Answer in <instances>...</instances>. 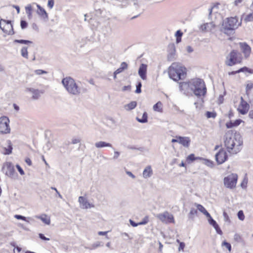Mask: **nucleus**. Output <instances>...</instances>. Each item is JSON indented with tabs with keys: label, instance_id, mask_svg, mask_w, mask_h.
Instances as JSON below:
<instances>
[{
	"label": "nucleus",
	"instance_id": "obj_1",
	"mask_svg": "<svg viewBox=\"0 0 253 253\" xmlns=\"http://www.w3.org/2000/svg\"><path fill=\"white\" fill-rule=\"evenodd\" d=\"M223 142L227 151L232 154H236L242 149L243 140L241 135L236 131L229 130L225 132L223 136Z\"/></svg>",
	"mask_w": 253,
	"mask_h": 253
},
{
	"label": "nucleus",
	"instance_id": "obj_2",
	"mask_svg": "<svg viewBox=\"0 0 253 253\" xmlns=\"http://www.w3.org/2000/svg\"><path fill=\"white\" fill-rule=\"evenodd\" d=\"M168 73L170 79L177 81L185 78L186 69L181 64L174 62L169 68Z\"/></svg>",
	"mask_w": 253,
	"mask_h": 253
},
{
	"label": "nucleus",
	"instance_id": "obj_3",
	"mask_svg": "<svg viewBox=\"0 0 253 253\" xmlns=\"http://www.w3.org/2000/svg\"><path fill=\"white\" fill-rule=\"evenodd\" d=\"M62 84L67 92L72 95H78L82 92V88L75 80L70 77H66L62 80Z\"/></svg>",
	"mask_w": 253,
	"mask_h": 253
},
{
	"label": "nucleus",
	"instance_id": "obj_4",
	"mask_svg": "<svg viewBox=\"0 0 253 253\" xmlns=\"http://www.w3.org/2000/svg\"><path fill=\"white\" fill-rule=\"evenodd\" d=\"M191 89L195 95L201 98L203 102V98L207 93V88L204 81L200 79H195L191 81Z\"/></svg>",
	"mask_w": 253,
	"mask_h": 253
},
{
	"label": "nucleus",
	"instance_id": "obj_5",
	"mask_svg": "<svg viewBox=\"0 0 253 253\" xmlns=\"http://www.w3.org/2000/svg\"><path fill=\"white\" fill-rule=\"evenodd\" d=\"M241 24V22H239L236 17L227 18L223 21L221 31L225 34H230Z\"/></svg>",
	"mask_w": 253,
	"mask_h": 253
},
{
	"label": "nucleus",
	"instance_id": "obj_6",
	"mask_svg": "<svg viewBox=\"0 0 253 253\" xmlns=\"http://www.w3.org/2000/svg\"><path fill=\"white\" fill-rule=\"evenodd\" d=\"M242 60L241 54L235 50H233L227 56L225 64L227 66H232L236 64L240 63Z\"/></svg>",
	"mask_w": 253,
	"mask_h": 253
},
{
	"label": "nucleus",
	"instance_id": "obj_7",
	"mask_svg": "<svg viewBox=\"0 0 253 253\" xmlns=\"http://www.w3.org/2000/svg\"><path fill=\"white\" fill-rule=\"evenodd\" d=\"M237 180V174L236 173H231L224 178V185L226 188L232 189L235 188Z\"/></svg>",
	"mask_w": 253,
	"mask_h": 253
},
{
	"label": "nucleus",
	"instance_id": "obj_8",
	"mask_svg": "<svg viewBox=\"0 0 253 253\" xmlns=\"http://www.w3.org/2000/svg\"><path fill=\"white\" fill-rule=\"evenodd\" d=\"M10 132L9 120L5 116L0 118V133L8 134Z\"/></svg>",
	"mask_w": 253,
	"mask_h": 253
},
{
	"label": "nucleus",
	"instance_id": "obj_9",
	"mask_svg": "<svg viewBox=\"0 0 253 253\" xmlns=\"http://www.w3.org/2000/svg\"><path fill=\"white\" fill-rule=\"evenodd\" d=\"M0 28L4 33L8 35H12L14 33L13 26L10 21H6L1 19L0 21Z\"/></svg>",
	"mask_w": 253,
	"mask_h": 253
},
{
	"label": "nucleus",
	"instance_id": "obj_10",
	"mask_svg": "<svg viewBox=\"0 0 253 253\" xmlns=\"http://www.w3.org/2000/svg\"><path fill=\"white\" fill-rule=\"evenodd\" d=\"M155 216L165 223H173L174 222L173 215L167 211L157 214Z\"/></svg>",
	"mask_w": 253,
	"mask_h": 253
},
{
	"label": "nucleus",
	"instance_id": "obj_11",
	"mask_svg": "<svg viewBox=\"0 0 253 253\" xmlns=\"http://www.w3.org/2000/svg\"><path fill=\"white\" fill-rule=\"evenodd\" d=\"M78 202L80 204V207L82 209L86 210L94 207V205L92 203H89L87 198L84 196L79 197Z\"/></svg>",
	"mask_w": 253,
	"mask_h": 253
},
{
	"label": "nucleus",
	"instance_id": "obj_12",
	"mask_svg": "<svg viewBox=\"0 0 253 253\" xmlns=\"http://www.w3.org/2000/svg\"><path fill=\"white\" fill-rule=\"evenodd\" d=\"M228 158L226 151L223 149H220L215 155V159L218 164H222Z\"/></svg>",
	"mask_w": 253,
	"mask_h": 253
},
{
	"label": "nucleus",
	"instance_id": "obj_13",
	"mask_svg": "<svg viewBox=\"0 0 253 253\" xmlns=\"http://www.w3.org/2000/svg\"><path fill=\"white\" fill-rule=\"evenodd\" d=\"M249 108L250 106L249 104L246 101H244L243 97H241L240 103L238 108L239 112L241 114L245 115L247 113Z\"/></svg>",
	"mask_w": 253,
	"mask_h": 253
},
{
	"label": "nucleus",
	"instance_id": "obj_14",
	"mask_svg": "<svg viewBox=\"0 0 253 253\" xmlns=\"http://www.w3.org/2000/svg\"><path fill=\"white\" fill-rule=\"evenodd\" d=\"M26 91L32 94V98L33 100H38L40 97L41 95L43 93L42 91L34 88H27Z\"/></svg>",
	"mask_w": 253,
	"mask_h": 253
},
{
	"label": "nucleus",
	"instance_id": "obj_15",
	"mask_svg": "<svg viewBox=\"0 0 253 253\" xmlns=\"http://www.w3.org/2000/svg\"><path fill=\"white\" fill-rule=\"evenodd\" d=\"M3 169H6L5 174L9 176L13 175L14 173V167L10 162H7L4 164Z\"/></svg>",
	"mask_w": 253,
	"mask_h": 253
},
{
	"label": "nucleus",
	"instance_id": "obj_16",
	"mask_svg": "<svg viewBox=\"0 0 253 253\" xmlns=\"http://www.w3.org/2000/svg\"><path fill=\"white\" fill-rule=\"evenodd\" d=\"M147 65L145 64H141L139 68L138 74L143 80H146L147 79Z\"/></svg>",
	"mask_w": 253,
	"mask_h": 253
},
{
	"label": "nucleus",
	"instance_id": "obj_17",
	"mask_svg": "<svg viewBox=\"0 0 253 253\" xmlns=\"http://www.w3.org/2000/svg\"><path fill=\"white\" fill-rule=\"evenodd\" d=\"M175 55V49L173 45H171L169 46L168 54L167 56L168 60L171 61L174 60Z\"/></svg>",
	"mask_w": 253,
	"mask_h": 253
},
{
	"label": "nucleus",
	"instance_id": "obj_18",
	"mask_svg": "<svg viewBox=\"0 0 253 253\" xmlns=\"http://www.w3.org/2000/svg\"><path fill=\"white\" fill-rule=\"evenodd\" d=\"M191 139L187 136H179V144L186 148H188L190 145Z\"/></svg>",
	"mask_w": 253,
	"mask_h": 253
},
{
	"label": "nucleus",
	"instance_id": "obj_19",
	"mask_svg": "<svg viewBox=\"0 0 253 253\" xmlns=\"http://www.w3.org/2000/svg\"><path fill=\"white\" fill-rule=\"evenodd\" d=\"M240 45L242 52L245 54V56L246 57H249L251 53V47L245 43H240Z\"/></svg>",
	"mask_w": 253,
	"mask_h": 253
},
{
	"label": "nucleus",
	"instance_id": "obj_20",
	"mask_svg": "<svg viewBox=\"0 0 253 253\" xmlns=\"http://www.w3.org/2000/svg\"><path fill=\"white\" fill-rule=\"evenodd\" d=\"M37 6L38 7L37 13L41 16L42 19H48V14L45 11V10L39 4H37Z\"/></svg>",
	"mask_w": 253,
	"mask_h": 253
},
{
	"label": "nucleus",
	"instance_id": "obj_21",
	"mask_svg": "<svg viewBox=\"0 0 253 253\" xmlns=\"http://www.w3.org/2000/svg\"><path fill=\"white\" fill-rule=\"evenodd\" d=\"M35 217L41 219L44 223L46 225H49L50 223V218L46 214H42L41 215H36Z\"/></svg>",
	"mask_w": 253,
	"mask_h": 253
},
{
	"label": "nucleus",
	"instance_id": "obj_22",
	"mask_svg": "<svg viewBox=\"0 0 253 253\" xmlns=\"http://www.w3.org/2000/svg\"><path fill=\"white\" fill-rule=\"evenodd\" d=\"M153 174V170L151 166L146 167L143 171V177L144 178H148Z\"/></svg>",
	"mask_w": 253,
	"mask_h": 253
},
{
	"label": "nucleus",
	"instance_id": "obj_23",
	"mask_svg": "<svg viewBox=\"0 0 253 253\" xmlns=\"http://www.w3.org/2000/svg\"><path fill=\"white\" fill-rule=\"evenodd\" d=\"M95 146L97 148H102L103 147H111L112 148V145L111 143H107L105 141H100L96 142L95 143Z\"/></svg>",
	"mask_w": 253,
	"mask_h": 253
},
{
	"label": "nucleus",
	"instance_id": "obj_24",
	"mask_svg": "<svg viewBox=\"0 0 253 253\" xmlns=\"http://www.w3.org/2000/svg\"><path fill=\"white\" fill-rule=\"evenodd\" d=\"M189 87L191 88V81L189 83L181 82L179 83V89L181 91H183L185 93Z\"/></svg>",
	"mask_w": 253,
	"mask_h": 253
},
{
	"label": "nucleus",
	"instance_id": "obj_25",
	"mask_svg": "<svg viewBox=\"0 0 253 253\" xmlns=\"http://www.w3.org/2000/svg\"><path fill=\"white\" fill-rule=\"evenodd\" d=\"M241 120H236L234 122L230 121L226 123V126L228 128L237 126L241 124Z\"/></svg>",
	"mask_w": 253,
	"mask_h": 253
},
{
	"label": "nucleus",
	"instance_id": "obj_26",
	"mask_svg": "<svg viewBox=\"0 0 253 253\" xmlns=\"http://www.w3.org/2000/svg\"><path fill=\"white\" fill-rule=\"evenodd\" d=\"M195 206L197 207V210L203 213L206 216H210V213L207 211L205 208L201 205L195 203Z\"/></svg>",
	"mask_w": 253,
	"mask_h": 253
},
{
	"label": "nucleus",
	"instance_id": "obj_27",
	"mask_svg": "<svg viewBox=\"0 0 253 253\" xmlns=\"http://www.w3.org/2000/svg\"><path fill=\"white\" fill-rule=\"evenodd\" d=\"M137 105V102L135 101H133L127 104L124 106V108L126 111H130L133 109H134Z\"/></svg>",
	"mask_w": 253,
	"mask_h": 253
},
{
	"label": "nucleus",
	"instance_id": "obj_28",
	"mask_svg": "<svg viewBox=\"0 0 253 253\" xmlns=\"http://www.w3.org/2000/svg\"><path fill=\"white\" fill-rule=\"evenodd\" d=\"M128 68V64L126 62H122L120 67L116 70V74H120Z\"/></svg>",
	"mask_w": 253,
	"mask_h": 253
},
{
	"label": "nucleus",
	"instance_id": "obj_29",
	"mask_svg": "<svg viewBox=\"0 0 253 253\" xmlns=\"http://www.w3.org/2000/svg\"><path fill=\"white\" fill-rule=\"evenodd\" d=\"M153 109L154 111L162 113L163 112V104L161 101H158L156 104H155L153 107Z\"/></svg>",
	"mask_w": 253,
	"mask_h": 253
},
{
	"label": "nucleus",
	"instance_id": "obj_30",
	"mask_svg": "<svg viewBox=\"0 0 253 253\" xmlns=\"http://www.w3.org/2000/svg\"><path fill=\"white\" fill-rule=\"evenodd\" d=\"M7 144L8 145L7 148L5 147L4 148V154L5 155H9L12 153V145L11 141L10 140L7 141Z\"/></svg>",
	"mask_w": 253,
	"mask_h": 253
},
{
	"label": "nucleus",
	"instance_id": "obj_31",
	"mask_svg": "<svg viewBox=\"0 0 253 253\" xmlns=\"http://www.w3.org/2000/svg\"><path fill=\"white\" fill-rule=\"evenodd\" d=\"M14 217L17 219H21L26 221L28 223H30L31 221L33 220V218L31 217H25L21 215L16 214L14 215Z\"/></svg>",
	"mask_w": 253,
	"mask_h": 253
},
{
	"label": "nucleus",
	"instance_id": "obj_32",
	"mask_svg": "<svg viewBox=\"0 0 253 253\" xmlns=\"http://www.w3.org/2000/svg\"><path fill=\"white\" fill-rule=\"evenodd\" d=\"M147 118H148L147 113L145 112L143 114V115H142L141 118H139L138 117H137L136 118V120L139 123H146L148 121Z\"/></svg>",
	"mask_w": 253,
	"mask_h": 253
},
{
	"label": "nucleus",
	"instance_id": "obj_33",
	"mask_svg": "<svg viewBox=\"0 0 253 253\" xmlns=\"http://www.w3.org/2000/svg\"><path fill=\"white\" fill-rule=\"evenodd\" d=\"M27 49L28 47L27 46H23L21 49V56L26 59L28 58V52Z\"/></svg>",
	"mask_w": 253,
	"mask_h": 253
},
{
	"label": "nucleus",
	"instance_id": "obj_34",
	"mask_svg": "<svg viewBox=\"0 0 253 253\" xmlns=\"http://www.w3.org/2000/svg\"><path fill=\"white\" fill-rule=\"evenodd\" d=\"M250 72V71H249V69L247 67H244L243 68H242L240 69L239 70H238L237 71H232L231 72H229V75H235V74H236L237 73H240V72Z\"/></svg>",
	"mask_w": 253,
	"mask_h": 253
},
{
	"label": "nucleus",
	"instance_id": "obj_35",
	"mask_svg": "<svg viewBox=\"0 0 253 253\" xmlns=\"http://www.w3.org/2000/svg\"><path fill=\"white\" fill-rule=\"evenodd\" d=\"M216 26V24L213 22L207 23V32L212 31Z\"/></svg>",
	"mask_w": 253,
	"mask_h": 253
},
{
	"label": "nucleus",
	"instance_id": "obj_36",
	"mask_svg": "<svg viewBox=\"0 0 253 253\" xmlns=\"http://www.w3.org/2000/svg\"><path fill=\"white\" fill-rule=\"evenodd\" d=\"M196 160H204V159H202V158H200V157H195V155L193 154H191L189 155L187 158V160L189 162H192Z\"/></svg>",
	"mask_w": 253,
	"mask_h": 253
},
{
	"label": "nucleus",
	"instance_id": "obj_37",
	"mask_svg": "<svg viewBox=\"0 0 253 253\" xmlns=\"http://www.w3.org/2000/svg\"><path fill=\"white\" fill-rule=\"evenodd\" d=\"M207 217L208 218V221L211 225H212L214 228L215 226H217V225H218L217 223L214 219H212L210 214V216Z\"/></svg>",
	"mask_w": 253,
	"mask_h": 253
},
{
	"label": "nucleus",
	"instance_id": "obj_38",
	"mask_svg": "<svg viewBox=\"0 0 253 253\" xmlns=\"http://www.w3.org/2000/svg\"><path fill=\"white\" fill-rule=\"evenodd\" d=\"M14 42L21 43V44H27L29 43H32V42L28 40H15L14 41Z\"/></svg>",
	"mask_w": 253,
	"mask_h": 253
},
{
	"label": "nucleus",
	"instance_id": "obj_39",
	"mask_svg": "<svg viewBox=\"0 0 253 253\" xmlns=\"http://www.w3.org/2000/svg\"><path fill=\"white\" fill-rule=\"evenodd\" d=\"M197 210L193 208H191L190 212L189 213V217L190 218H193L194 216L197 214Z\"/></svg>",
	"mask_w": 253,
	"mask_h": 253
},
{
	"label": "nucleus",
	"instance_id": "obj_40",
	"mask_svg": "<svg viewBox=\"0 0 253 253\" xmlns=\"http://www.w3.org/2000/svg\"><path fill=\"white\" fill-rule=\"evenodd\" d=\"M25 9H26V12L27 14L28 17L31 16V15H32L31 11H32V10L31 5H30V4L28 5L26 7Z\"/></svg>",
	"mask_w": 253,
	"mask_h": 253
},
{
	"label": "nucleus",
	"instance_id": "obj_41",
	"mask_svg": "<svg viewBox=\"0 0 253 253\" xmlns=\"http://www.w3.org/2000/svg\"><path fill=\"white\" fill-rule=\"evenodd\" d=\"M34 73L37 75L46 74L47 73V72L46 71L41 70V69L36 70L34 71Z\"/></svg>",
	"mask_w": 253,
	"mask_h": 253
},
{
	"label": "nucleus",
	"instance_id": "obj_42",
	"mask_svg": "<svg viewBox=\"0 0 253 253\" xmlns=\"http://www.w3.org/2000/svg\"><path fill=\"white\" fill-rule=\"evenodd\" d=\"M141 86H142V84H141V83L140 82H139L137 85H136V90H135V93H140L141 92Z\"/></svg>",
	"mask_w": 253,
	"mask_h": 253
},
{
	"label": "nucleus",
	"instance_id": "obj_43",
	"mask_svg": "<svg viewBox=\"0 0 253 253\" xmlns=\"http://www.w3.org/2000/svg\"><path fill=\"white\" fill-rule=\"evenodd\" d=\"M206 116L208 118H214L216 117V114L213 112L208 111L206 113Z\"/></svg>",
	"mask_w": 253,
	"mask_h": 253
},
{
	"label": "nucleus",
	"instance_id": "obj_44",
	"mask_svg": "<svg viewBox=\"0 0 253 253\" xmlns=\"http://www.w3.org/2000/svg\"><path fill=\"white\" fill-rule=\"evenodd\" d=\"M245 20L246 22L252 21L253 20V14L250 13L246 16L245 18Z\"/></svg>",
	"mask_w": 253,
	"mask_h": 253
},
{
	"label": "nucleus",
	"instance_id": "obj_45",
	"mask_svg": "<svg viewBox=\"0 0 253 253\" xmlns=\"http://www.w3.org/2000/svg\"><path fill=\"white\" fill-rule=\"evenodd\" d=\"M238 217L241 220H243L245 218V216L242 211H240L238 212Z\"/></svg>",
	"mask_w": 253,
	"mask_h": 253
},
{
	"label": "nucleus",
	"instance_id": "obj_46",
	"mask_svg": "<svg viewBox=\"0 0 253 253\" xmlns=\"http://www.w3.org/2000/svg\"><path fill=\"white\" fill-rule=\"evenodd\" d=\"M205 161V164L209 167H212L213 166V162L209 160H204Z\"/></svg>",
	"mask_w": 253,
	"mask_h": 253
},
{
	"label": "nucleus",
	"instance_id": "obj_47",
	"mask_svg": "<svg viewBox=\"0 0 253 253\" xmlns=\"http://www.w3.org/2000/svg\"><path fill=\"white\" fill-rule=\"evenodd\" d=\"M128 1L130 5H133L136 8L138 7L137 0H128Z\"/></svg>",
	"mask_w": 253,
	"mask_h": 253
},
{
	"label": "nucleus",
	"instance_id": "obj_48",
	"mask_svg": "<svg viewBox=\"0 0 253 253\" xmlns=\"http://www.w3.org/2000/svg\"><path fill=\"white\" fill-rule=\"evenodd\" d=\"M28 24L26 21L24 20H21L20 22V26L22 29H25L27 28Z\"/></svg>",
	"mask_w": 253,
	"mask_h": 253
},
{
	"label": "nucleus",
	"instance_id": "obj_49",
	"mask_svg": "<svg viewBox=\"0 0 253 253\" xmlns=\"http://www.w3.org/2000/svg\"><path fill=\"white\" fill-rule=\"evenodd\" d=\"M54 1L53 0H48L47 6L50 9H52L54 6Z\"/></svg>",
	"mask_w": 253,
	"mask_h": 253
},
{
	"label": "nucleus",
	"instance_id": "obj_50",
	"mask_svg": "<svg viewBox=\"0 0 253 253\" xmlns=\"http://www.w3.org/2000/svg\"><path fill=\"white\" fill-rule=\"evenodd\" d=\"M222 245L225 246L227 248V249L229 251H231V246L229 243L224 241L223 242Z\"/></svg>",
	"mask_w": 253,
	"mask_h": 253
},
{
	"label": "nucleus",
	"instance_id": "obj_51",
	"mask_svg": "<svg viewBox=\"0 0 253 253\" xmlns=\"http://www.w3.org/2000/svg\"><path fill=\"white\" fill-rule=\"evenodd\" d=\"M200 29L202 32H207V23L201 25Z\"/></svg>",
	"mask_w": 253,
	"mask_h": 253
},
{
	"label": "nucleus",
	"instance_id": "obj_52",
	"mask_svg": "<svg viewBox=\"0 0 253 253\" xmlns=\"http://www.w3.org/2000/svg\"><path fill=\"white\" fill-rule=\"evenodd\" d=\"M148 222V217H144L142 221L139 222V224L140 225H145L146 224H147Z\"/></svg>",
	"mask_w": 253,
	"mask_h": 253
},
{
	"label": "nucleus",
	"instance_id": "obj_53",
	"mask_svg": "<svg viewBox=\"0 0 253 253\" xmlns=\"http://www.w3.org/2000/svg\"><path fill=\"white\" fill-rule=\"evenodd\" d=\"M253 87V84L252 83H248L246 85V91L250 90L252 89Z\"/></svg>",
	"mask_w": 253,
	"mask_h": 253
},
{
	"label": "nucleus",
	"instance_id": "obj_54",
	"mask_svg": "<svg viewBox=\"0 0 253 253\" xmlns=\"http://www.w3.org/2000/svg\"><path fill=\"white\" fill-rule=\"evenodd\" d=\"M16 167L21 175H23L25 174L24 170L19 165H17Z\"/></svg>",
	"mask_w": 253,
	"mask_h": 253
},
{
	"label": "nucleus",
	"instance_id": "obj_55",
	"mask_svg": "<svg viewBox=\"0 0 253 253\" xmlns=\"http://www.w3.org/2000/svg\"><path fill=\"white\" fill-rule=\"evenodd\" d=\"M80 141V139L78 138H73L72 139L71 143L73 144H75L79 143Z\"/></svg>",
	"mask_w": 253,
	"mask_h": 253
},
{
	"label": "nucleus",
	"instance_id": "obj_56",
	"mask_svg": "<svg viewBox=\"0 0 253 253\" xmlns=\"http://www.w3.org/2000/svg\"><path fill=\"white\" fill-rule=\"evenodd\" d=\"M223 215L224 220L227 222H230L229 217L227 213L226 212L224 211Z\"/></svg>",
	"mask_w": 253,
	"mask_h": 253
},
{
	"label": "nucleus",
	"instance_id": "obj_57",
	"mask_svg": "<svg viewBox=\"0 0 253 253\" xmlns=\"http://www.w3.org/2000/svg\"><path fill=\"white\" fill-rule=\"evenodd\" d=\"M182 35L183 33L180 30H177L175 33V36L176 38H181Z\"/></svg>",
	"mask_w": 253,
	"mask_h": 253
},
{
	"label": "nucleus",
	"instance_id": "obj_58",
	"mask_svg": "<svg viewBox=\"0 0 253 253\" xmlns=\"http://www.w3.org/2000/svg\"><path fill=\"white\" fill-rule=\"evenodd\" d=\"M120 155V153L117 151H114L113 159L114 160L117 159Z\"/></svg>",
	"mask_w": 253,
	"mask_h": 253
},
{
	"label": "nucleus",
	"instance_id": "obj_59",
	"mask_svg": "<svg viewBox=\"0 0 253 253\" xmlns=\"http://www.w3.org/2000/svg\"><path fill=\"white\" fill-rule=\"evenodd\" d=\"M234 239L235 241L240 242L241 239V237L239 234H235L234 236Z\"/></svg>",
	"mask_w": 253,
	"mask_h": 253
},
{
	"label": "nucleus",
	"instance_id": "obj_60",
	"mask_svg": "<svg viewBox=\"0 0 253 253\" xmlns=\"http://www.w3.org/2000/svg\"><path fill=\"white\" fill-rule=\"evenodd\" d=\"M39 236L40 238H41L42 240H45V241H49V239L48 238L45 237L43 234L42 233H40L39 234Z\"/></svg>",
	"mask_w": 253,
	"mask_h": 253
},
{
	"label": "nucleus",
	"instance_id": "obj_61",
	"mask_svg": "<svg viewBox=\"0 0 253 253\" xmlns=\"http://www.w3.org/2000/svg\"><path fill=\"white\" fill-rule=\"evenodd\" d=\"M129 221L130 225L133 227H136L138 225H140V224H139V223H135L134 221H133L131 219H129Z\"/></svg>",
	"mask_w": 253,
	"mask_h": 253
},
{
	"label": "nucleus",
	"instance_id": "obj_62",
	"mask_svg": "<svg viewBox=\"0 0 253 253\" xmlns=\"http://www.w3.org/2000/svg\"><path fill=\"white\" fill-rule=\"evenodd\" d=\"M244 0H235L234 5L236 6H239Z\"/></svg>",
	"mask_w": 253,
	"mask_h": 253
},
{
	"label": "nucleus",
	"instance_id": "obj_63",
	"mask_svg": "<svg viewBox=\"0 0 253 253\" xmlns=\"http://www.w3.org/2000/svg\"><path fill=\"white\" fill-rule=\"evenodd\" d=\"M130 88H131V86L129 85H126V86H124L122 88V90L124 91H129L130 90Z\"/></svg>",
	"mask_w": 253,
	"mask_h": 253
},
{
	"label": "nucleus",
	"instance_id": "obj_64",
	"mask_svg": "<svg viewBox=\"0 0 253 253\" xmlns=\"http://www.w3.org/2000/svg\"><path fill=\"white\" fill-rule=\"evenodd\" d=\"M126 173L132 179L135 178V175L131 172L129 171H126Z\"/></svg>",
	"mask_w": 253,
	"mask_h": 253
}]
</instances>
